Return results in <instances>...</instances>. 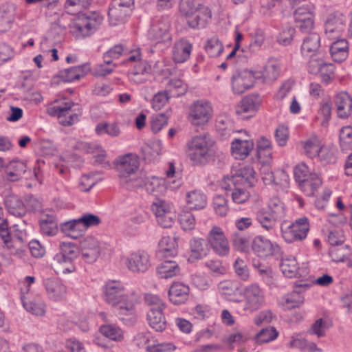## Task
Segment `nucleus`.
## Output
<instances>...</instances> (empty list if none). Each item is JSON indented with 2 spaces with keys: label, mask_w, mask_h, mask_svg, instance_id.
I'll return each mask as SVG.
<instances>
[{
  "label": "nucleus",
  "mask_w": 352,
  "mask_h": 352,
  "mask_svg": "<svg viewBox=\"0 0 352 352\" xmlns=\"http://www.w3.org/2000/svg\"><path fill=\"white\" fill-rule=\"evenodd\" d=\"M241 295L244 298L243 310L248 313L252 314L265 305V292L256 283L245 286Z\"/></svg>",
  "instance_id": "6"
},
{
  "label": "nucleus",
  "mask_w": 352,
  "mask_h": 352,
  "mask_svg": "<svg viewBox=\"0 0 352 352\" xmlns=\"http://www.w3.org/2000/svg\"><path fill=\"white\" fill-rule=\"evenodd\" d=\"M320 44V36L316 33L310 34L303 41L301 52L303 56H312L318 51Z\"/></svg>",
  "instance_id": "42"
},
{
  "label": "nucleus",
  "mask_w": 352,
  "mask_h": 352,
  "mask_svg": "<svg viewBox=\"0 0 352 352\" xmlns=\"http://www.w3.org/2000/svg\"><path fill=\"white\" fill-rule=\"evenodd\" d=\"M232 175L228 177L227 182L232 183L233 186H243V187H252L256 182V173L250 166H243L239 168L232 169Z\"/></svg>",
  "instance_id": "13"
},
{
  "label": "nucleus",
  "mask_w": 352,
  "mask_h": 352,
  "mask_svg": "<svg viewBox=\"0 0 352 352\" xmlns=\"http://www.w3.org/2000/svg\"><path fill=\"white\" fill-rule=\"evenodd\" d=\"M221 186L222 188L226 190L232 191L230 195L232 200L234 204H244L250 199V194L247 190L241 187V186H233L232 183L227 182L226 179L223 180Z\"/></svg>",
  "instance_id": "28"
},
{
  "label": "nucleus",
  "mask_w": 352,
  "mask_h": 352,
  "mask_svg": "<svg viewBox=\"0 0 352 352\" xmlns=\"http://www.w3.org/2000/svg\"><path fill=\"white\" fill-rule=\"evenodd\" d=\"M339 144L342 151L352 149V126H345L339 133Z\"/></svg>",
  "instance_id": "53"
},
{
  "label": "nucleus",
  "mask_w": 352,
  "mask_h": 352,
  "mask_svg": "<svg viewBox=\"0 0 352 352\" xmlns=\"http://www.w3.org/2000/svg\"><path fill=\"white\" fill-rule=\"evenodd\" d=\"M181 269L175 261L166 260L162 262L156 268V272L160 278H170L178 275Z\"/></svg>",
  "instance_id": "35"
},
{
  "label": "nucleus",
  "mask_w": 352,
  "mask_h": 352,
  "mask_svg": "<svg viewBox=\"0 0 352 352\" xmlns=\"http://www.w3.org/2000/svg\"><path fill=\"white\" fill-rule=\"evenodd\" d=\"M179 222L184 231L193 230L196 224L195 216L190 212H182L180 213L179 215Z\"/></svg>",
  "instance_id": "60"
},
{
  "label": "nucleus",
  "mask_w": 352,
  "mask_h": 352,
  "mask_svg": "<svg viewBox=\"0 0 352 352\" xmlns=\"http://www.w3.org/2000/svg\"><path fill=\"white\" fill-rule=\"evenodd\" d=\"M338 116L341 118H347L352 109V99L346 92L337 94L335 100Z\"/></svg>",
  "instance_id": "33"
},
{
  "label": "nucleus",
  "mask_w": 352,
  "mask_h": 352,
  "mask_svg": "<svg viewBox=\"0 0 352 352\" xmlns=\"http://www.w3.org/2000/svg\"><path fill=\"white\" fill-rule=\"evenodd\" d=\"M135 0H113L108 16L113 25L124 23L132 13Z\"/></svg>",
  "instance_id": "9"
},
{
  "label": "nucleus",
  "mask_w": 352,
  "mask_h": 352,
  "mask_svg": "<svg viewBox=\"0 0 352 352\" xmlns=\"http://www.w3.org/2000/svg\"><path fill=\"white\" fill-rule=\"evenodd\" d=\"M177 238L175 236H164L159 242V251L162 256H174L177 254Z\"/></svg>",
  "instance_id": "39"
},
{
  "label": "nucleus",
  "mask_w": 352,
  "mask_h": 352,
  "mask_svg": "<svg viewBox=\"0 0 352 352\" xmlns=\"http://www.w3.org/2000/svg\"><path fill=\"white\" fill-rule=\"evenodd\" d=\"M346 26V18L340 12H333L328 16L325 23L324 33L329 40L340 38Z\"/></svg>",
  "instance_id": "14"
},
{
  "label": "nucleus",
  "mask_w": 352,
  "mask_h": 352,
  "mask_svg": "<svg viewBox=\"0 0 352 352\" xmlns=\"http://www.w3.org/2000/svg\"><path fill=\"white\" fill-rule=\"evenodd\" d=\"M259 74L247 69L236 71L232 76V89L234 94H242L253 87Z\"/></svg>",
  "instance_id": "11"
},
{
  "label": "nucleus",
  "mask_w": 352,
  "mask_h": 352,
  "mask_svg": "<svg viewBox=\"0 0 352 352\" xmlns=\"http://www.w3.org/2000/svg\"><path fill=\"white\" fill-rule=\"evenodd\" d=\"M91 0H66L65 9L66 12L72 15L81 12L90 4Z\"/></svg>",
  "instance_id": "57"
},
{
  "label": "nucleus",
  "mask_w": 352,
  "mask_h": 352,
  "mask_svg": "<svg viewBox=\"0 0 352 352\" xmlns=\"http://www.w3.org/2000/svg\"><path fill=\"white\" fill-rule=\"evenodd\" d=\"M23 307L24 309L36 316H43L45 313V304L40 296L25 295L22 292L21 296Z\"/></svg>",
  "instance_id": "24"
},
{
  "label": "nucleus",
  "mask_w": 352,
  "mask_h": 352,
  "mask_svg": "<svg viewBox=\"0 0 352 352\" xmlns=\"http://www.w3.org/2000/svg\"><path fill=\"white\" fill-rule=\"evenodd\" d=\"M168 118L164 113L154 115L151 118V129L154 133L160 132L168 124Z\"/></svg>",
  "instance_id": "59"
},
{
  "label": "nucleus",
  "mask_w": 352,
  "mask_h": 352,
  "mask_svg": "<svg viewBox=\"0 0 352 352\" xmlns=\"http://www.w3.org/2000/svg\"><path fill=\"white\" fill-rule=\"evenodd\" d=\"M186 204L191 210H200L206 207L207 198L201 190H193L186 194Z\"/></svg>",
  "instance_id": "37"
},
{
  "label": "nucleus",
  "mask_w": 352,
  "mask_h": 352,
  "mask_svg": "<svg viewBox=\"0 0 352 352\" xmlns=\"http://www.w3.org/2000/svg\"><path fill=\"white\" fill-rule=\"evenodd\" d=\"M95 133L100 136L107 135L111 138H117L121 134V129L117 122H101L96 126Z\"/></svg>",
  "instance_id": "43"
},
{
  "label": "nucleus",
  "mask_w": 352,
  "mask_h": 352,
  "mask_svg": "<svg viewBox=\"0 0 352 352\" xmlns=\"http://www.w3.org/2000/svg\"><path fill=\"white\" fill-rule=\"evenodd\" d=\"M47 296L54 301L63 300L67 294V288L58 278H47L43 282Z\"/></svg>",
  "instance_id": "23"
},
{
  "label": "nucleus",
  "mask_w": 352,
  "mask_h": 352,
  "mask_svg": "<svg viewBox=\"0 0 352 352\" xmlns=\"http://www.w3.org/2000/svg\"><path fill=\"white\" fill-rule=\"evenodd\" d=\"M218 291L221 295L225 296L228 300L234 302H240L239 300L234 299L232 296H235L234 293L237 289L236 284L229 280L221 281L217 286Z\"/></svg>",
  "instance_id": "52"
},
{
  "label": "nucleus",
  "mask_w": 352,
  "mask_h": 352,
  "mask_svg": "<svg viewBox=\"0 0 352 352\" xmlns=\"http://www.w3.org/2000/svg\"><path fill=\"white\" fill-rule=\"evenodd\" d=\"M90 70V64L85 63L60 71L58 77L64 82H72L84 77Z\"/></svg>",
  "instance_id": "26"
},
{
  "label": "nucleus",
  "mask_w": 352,
  "mask_h": 352,
  "mask_svg": "<svg viewBox=\"0 0 352 352\" xmlns=\"http://www.w3.org/2000/svg\"><path fill=\"white\" fill-rule=\"evenodd\" d=\"M114 164L118 173L120 184L123 188L133 190L142 186V181L138 175L140 162L136 154L127 153L119 156Z\"/></svg>",
  "instance_id": "2"
},
{
  "label": "nucleus",
  "mask_w": 352,
  "mask_h": 352,
  "mask_svg": "<svg viewBox=\"0 0 352 352\" xmlns=\"http://www.w3.org/2000/svg\"><path fill=\"white\" fill-rule=\"evenodd\" d=\"M322 184V179L317 173H314L310 177L298 184V187L307 196H312Z\"/></svg>",
  "instance_id": "40"
},
{
  "label": "nucleus",
  "mask_w": 352,
  "mask_h": 352,
  "mask_svg": "<svg viewBox=\"0 0 352 352\" xmlns=\"http://www.w3.org/2000/svg\"><path fill=\"white\" fill-rule=\"evenodd\" d=\"M277 336L278 332L274 327L263 329L256 335V342L258 343L268 342L276 339Z\"/></svg>",
  "instance_id": "64"
},
{
  "label": "nucleus",
  "mask_w": 352,
  "mask_h": 352,
  "mask_svg": "<svg viewBox=\"0 0 352 352\" xmlns=\"http://www.w3.org/2000/svg\"><path fill=\"white\" fill-rule=\"evenodd\" d=\"M126 264L133 272H145L151 266L150 256L144 250L133 252L127 257Z\"/></svg>",
  "instance_id": "17"
},
{
  "label": "nucleus",
  "mask_w": 352,
  "mask_h": 352,
  "mask_svg": "<svg viewBox=\"0 0 352 352\" xmlns=\"http://www.w3.org/2000/svg\"><path fill=\"white\" fill-rule=\"evenodd\" d=\"M260 103L261 100L258 96H248L240 101L236 107V112L238 115L245 113H253L258 110Z\"/></svg>",
  "instance_id": "36"
},
{
  "label": "nucleus",
  "mask_w": 352,
  "mask_h": 352,
  "mask_svg": "<svg viewBox=\"0 0 352 352\" xmlns=\"http://www.w3.org/2000/svg\"><path fill=\"white\" fill-rule=\"evenodd\" d=\"M170 21L167 18L154 19L148 31L147 36L155 44L162 43L165 46L170 45L172 37L169 32Z\"/></svg>",
  "instance_id": "8"
},
{
  "label": "nucleus",
  "mask_w": 352,
  "mask_h": 352,
  "mask_svg": "<svg viewBox=\"0 0 352 352\" xmlns=\"http://www.w3.org/2000/svg\"><path fill=\"white\" fill-rule=\"evenodd\" d=\"M335 65L325 63L322 60L311 59L309 63V72L313 74H320L321 81L329 85L335 78Z\"/></svg>",
  "instance_id": "15"
},
{
  "label": "nucleus",
  "mask_w": 352,
  "mask_h": 352,
  "mask_svg": "<svg viewBox=\"0 0 352 352\" xmlns=\"http://www.w3.org/2000/svg\"><path fill=\"white\" fill-rule=\"evenodd\" d=\"M192 43L185 38L177 41L173 47V59L177 63H183L187 61L192 50Z\"/></svg>",
  "instance_id": "25"
},
{
  "label": "nucleus",
  "mask_w": 352,
  "mask_h": 352,
  "mask_svg": "<svg viewBox=\"0 0 352 352\" xmlns=\"http://www.w3.org/2000/svg\"><path fill=\"white\" fill-rule=\"evenodd\" d=\"M164 309L151 307L147 313V320L150 327L156 331L162 332L166 327L165 317L163 314Z\"/></svg>",
  "instance_id": "31"
},
{
  "label": "nucleus",
  "mask_w": 352,
  "mask_h": 352,
  "mask_svg": "<svg viewBox=\"0 0 352 352\" xmlns=\"http://www.w3.org/2000/svg\"><path fill=\"white\" fill-rule=\"evenodd\" d=\"M207 241L214 252L221 256L228 255L230 245L223 230L218 226H213L207 236Z\"/></svg>",
  "instance_id": "12"
},
{
  "label": "nucleus",
  "mask_w": 352,
  "mask_h": 352,
  "mask_svg": "<svg viewBox=\"0 0 352 352\" xmlns=\"http://www.w3.org/2000/svg\"><path fill=\"white\" fill-rule=\"evenodd\" d=\"M324 143L316 135H312L302 142V146L305 154L311 159H316Z\"/></svg>",
  "instance_id": "29"
},
{
  "label": "nucleus",
  "mask_w": 352,
  "mask_h": 352,
  "mask_svg": "<svg viewBox=\"0 0 352 352\" xmlns=\"http://www.w3.org/2000/svg\"><path fill=\"white\" fill-rule=\"evenodd\" d=\"M60 228L65 234L74 239L85 233L78 218L60 223Z\"/></svg>",
  "instance_id": "38"
},
{
  "label": "nucleus",
  "mask_w": 352,
  "mask_h": 352,
  "mask_svg": "<svg viewBox=\"0 0 352 352\" xmlns=\"http://www.w3.org/2000/svg\"><path fill=\"white\" fill-rule=\"evenodd\" d=\"M179 12L188 26L195 30L205 28L212 19L210 9L200 0H181Z\"/></svg>",
  "instance_id": "3"
},
{
  "label": "nucleus",
  "mask_w": 352,
  "mask_h": 352,
  "mask_svg": "<svg viewBox=\"0 0 352 352\" xmlns=\"http://www.w3.org/2000/svg\"><path fill=\"white\" fill-rule=\"evenodd\" d=\"M192 283L201 290L207 289L210 285V279L204 274L197 272L191 276Z\"/></svg>",
  "instance_id": "63"
},
{
  "label": "nucleus",
  "mask_w": 352,
  "mask_h": 352,
  "mask_svg": "<svg viewBox=\"0 0 352 352\" xmlns=\"http://www.w3.org/2000/svg\"><path fill=\"white\" fill-rule=\"evenodd\" d=\"M309 230V221L307 217L297 219L289 228L287 233V243L304 240Z\"/></svg>",
  "instance_id": "22"
},
{
  "label": "nucleus",
  "mask_w": 352,
  "mask_h": 352,
  "mask_svg": "<svg viewBox=\"0 0 352 352\" xmlns=\"http://www.w3.org/2000/svg\"><path fill=\"white\" fill-rule=\"evenodd\" d=\"M212 116L211 103L206 100H198L190 104L188 119L191 124L199 126L207 124Z\"/></svg>",
  "instance_id": "7"
},
{
  "label": "nucleus",
  "mask_w": 352,
  "mask_h": 352,
  "mask_svg": "<svg viewBox=\"0 0 352 352\" xmlns=\"http://www.w3.org/2000/svg\"><path fill=\"white\" fill-rule=\"evenodd\" d=\"M189 287L182 283L175 282L168 290L170 301L176 305L185 303L188 299Z\"/></svg>",
  "instance_id": "27"
},
{
  "label": "nucleus",
  "mask_w": 352,
  "mask_h": 352,
  "mask_svg": "<svg viewBox=\"0 0 352 352\" xmlns=\"http://www.w3.org/2000/svg\"><path fill=\"white\" fill-rule=\"evenodd\" d=\"M82 258L87 263H93L100 256L102 244L94 236H88L81 241Z\"/></svg>",
  "instance_id": "18"
},
{
  "label": "nucleus",
  "mask_w": 352,
  "mask_h": 352,
  "mask_svg": "<svg viewBox=\"0 0 352 352\" xmlns=\"http://www.w3.org/2000/svg\"><path fill=\"white\" fill-rule=\"evenodd\" d=\"M252 249L258 257L267 258L272 256L275 259L279 261V267L282 273L285 274L286 268L284 267L283 252L278 245L272 243L269 239L262 236H257L252 241Z\"/></svg>",
  "instance_id": "5"
},
{
  "label": "nucleus",
  "mask_w": 352,
  "mask_h": 352,
  "mask_svg": "<svg viewBox=\"0 0 352 352\" xmlns=\"http://www.w3.org/2000/svg\"><path fill=\"white\" fill-rule=\"evenodd\" d=\"M188 87L181 79L174 78L168 81L166 90H165L171 98H177L183 96L187 91Z\"/></svg>",
  "instance_id": "48"
},
{
  "label": "nucleus",
  "mask_w": 352,
  "mask_h": 352,
  "mask_svg": "<svg viewBox=\"0 0 352 352\" xmlns=\"http://www.w3.org/2000/svg\"><path fill=\"white\" fill-rule=\"evenodd\" d=\"M11 232L12 234L13 239V249H16V252L14 253H16L22 247L25 237L26 236V232L25 229L19 224H14L12 226V230H11Z\"/></svg>",
  "instance_id": "58"
},
{
  "label": "nucleus",
  "mask_w": 352,
  "mask_h": 352,
  "mask_svg": "<svg viewBox=\"0 0 352 352\" xmlns=\"http://www.w3.org/2000/svg\"><path fill=\"white\" fill-rule=\"evenodd\" d=\"M351 254V250L349 245H340L331 247L329 250V256L333 262H344L348 260Z\"/></svg>",
  "instance_id": "49"
},
{
  "label": "nucleus",
  "mask_w": 352,
  "mask_h": 352,
  "mask_svg": "<svg viewBox=\"0 0 352 352\" xmlns=\"http://www.w3.org/2000/svg\"><path fill=\"white\" fill-rule=\"evenodd\" d=\"M60 253L54 256V260L60 264L69 265V267L63 270V273L72 272L74 267L72 265V261L78 257V248L72 243L62 242L60 244Z\"/></svg>",
  "instance_id": "16"
},
{
  "label": "nucleus",
  "mask_w": 352,
  "mask_h": 352,
  "mask_svg": "<svg viewBox=\"0 0 352 352\" xmlns=\"http://www.w3.org/2000/svg\"><path fill=\"white\" fill-rule=\"evenodd\" d=\"M279 221L285 215V204L278 197H273L266 208Z\"/></svg>",
  "instance_id": "54"
},
{
  "label": "nucleus",
  "mask_w": 352,
  "mask_h": 352,
  "mask_svg": "<svg viewBox=\"0 0 352 352\" xmlns=\"http://www.w3.org/2000/svg\"><path fill=\"white\" fill-rule=\"evenodd\" d=\"M75 104L71 101L63 102L60 104H54L47 109L50 116H57L60 123L63 126H70L78 121L81 112L76 113L72 107Z\"/></svg>",
  "instance_id": "10"
},
{
  "label": "nucleus",
  "mask_w": 352,
  "mask_h": 352,
  "mask_svg": "<svg viewBox=\"0 0 352 352\" xmlns=\"http://www.w3.org/2000/svg\"><path fill=\"white\" fill-rule=\"evenodd\" d=\"M213 208L218 215L225 217L228 211L227 199L222 195H216L213 199Z\"/></svg>",
  "instance_id": "62"
},
{
  "label": "nucleus",
  "mask_w": 352,
  "mask_h": 352,
  "mask_svg": "<svg viewBox=\"0 0 352 352\" xmlns=\"http://www.w3.org/2000/svg\"><path fill=\"white\" fill-rule=\"evenodd\" d=\"M294 20L302 32H309L314 27V14L308 6H302L295 10Z\"/></svg>",
  "instance_id": "19"
},
{
  "label": "nucleus",
  "mask_w": 352,
  "mask_h": 352,
  "mask_svg": "<svg viewBox=\"0 0 352 352\" xmlns=\"http://www.w3.org/2000/svg\"><path fill=\"white\" fill-rule=\"evenodd\" d=\"M103 17L98 13L81 14L70 25L72 34L76 37H86L92 34L101 25Z\"/></svg>",
  "instance_id": "4"
},
{
  "label": "nucleus",
  "mask_w": 352,
  "mask_h": 352,
  "mask_svg": "<svg viewBox=\"0 0 352 352\" xmlns=\"http://www.w3.org/2000/svg\"><path fill=\"white\" fill-rule=\"evenodd\" d=\"M254 148L252 140H241L236 139L232 142L231 153L233 157L238 160L245 159Z\"/></svg>",
  "instance_id": "32"
},
{
  "label": "nucleus",
  "mask_w": 352,
  "mask_h": 352,
  "mask_svg": "<svg viewBox=\"0 0 352 352\" xmlns=\"http://www.w3.org/2000/svg\"><path fill=\"white\" fill-rule=\"evenodd\" d=\"M8 212L14 217H23L26 213V208L22 200L16 195H10L4 201Z\"/></svg>",
  "instance_id": "34"
},
{
  "label": "nucleus",
  "mask_w": 352,
  "mask_h": 352,
  "mask_svg": "<svg viewBox=\"0 0 352 352\" xmlns=\"http://www.w3.org/2000/svg\"><path fill=\"white\" fill-rule=\"evenodd\" d=\"M128 72V78L131 82L142 84L146 82L148 76L152 72L151 65L145 60H142L133 65Z\"/></svg>",
  "instance_id": "21"
},
{
  "label": "nucleus",
  "mask_w": 352,
  "mask_h": 352,
  "mask_svg": "<svg viewBox=\"0 0 352 352\" xmlns=\"http://www.w3.org/2000/svg\"><path fill=\"white\" fill-rule=\"evenodd\" d=\"M211 146V141L206 135H197L187 143L188 151H193L194 150H199L201 151V153H199L200 156H201L204 152L209 153V150Z\"/></svg>",
  "instance_id": "41"
},
{
  "label": "nucleus",
  "mask_w": 352,
  "mask_h": 352,
  "mask_svg": "<svg viewBox=\"0 0 352 352\" xmlns=\"http://www.w3.org/2000/svg\"><path fill=\"white\" fill-rule=\"evenodd\" d=\"M204 49L210 57H217L223 52V46L217 36H212L206 41Z\"/></svg>",
  "instance_id": "50"
},
{
  "label": "nucleus",
  "mask_w": 352,
  "mask_h": 352,
  "mask_svg": "<svg viewBox=\"0 0 352 352\" xmlns=\"http://www.w3.org/2000/svg\"><path fill=\"white\" fill-rule=\"evenodd\" d=\"M335 40L331 45V56L334 61L341 63L348 57V42L344 38L340 39L338 38Z\"/></svg>",
  "instance_id": "30"
},
{
  "label": "nucleus",
  "mask_w": 352,
  "mask_h": 352,
  "mask_svg": "<svg viewBox=\"0 0 352 352\" xmlns=\"http://www.w3.org/2000/svg\"><path fill=\"white\" fill-rule=\"evenodd\" d=\"M40 232L43 235L52 236L58 233V221L53 211L42 212L39 217Z\"/></svg>",
  "instance_id": "20"
},
{
  "label": "nucleus",
  "mask_w": 352,
  "mask_h": 352,
  "mask_svg": "<svg viewBox=\"0 0 352 352\" xmlns=\"http://www.w3.org/2000/svg\"><path fill=\"white\" fill-rule=\"evenodd\" d=\"M190 260H198L207 255L208 250L205 248V240L201 238H193L190 241Z\"/></svg>",
  "instance_id": "46"
},
{
  "label": "nucleus",
  "mask_w": 352,
  "mask_h": 352,
  "mask_svg": "<svg viewBox=\"0 0 352 352\" xmlns=\"http://www.w3.org/2000/svg\"><path fill=\"white\" fill-rule=\"evenodd\" d=\"M280 67L274 60H270L262 72V77L265 82L275 80L279 75Z\"/></svg>",
  "instance_id": "56"
},
{
  "label": "nucleus",
  "mask_w": 352,
  "mask_h": 352,
  "mask_svg": "<svg viewBox=\"0 0 352 352\" xmlns=\"http://www.w3.org/2000/svg\"><path fill=\"white\" fill-rule=\"evenodd\" d=\"M26 172V165L22 161H12L6 168L8 179L10 181L19 180Z\"/></svg>",
  "instance_id": "47"
},
{
  "label": "nucleus",
  "mask_w": 352,
  "mask_h": 352,
  "mask_svg": "<svg viewBox=\"0 0 352 352\" xmlns=\"http://www.w3.org/2000/svg\"><path fill=\"white\" fill-rule=\"evenodd\" d=\"M215 127L222 140H226L234 132L233 122L225 116H219L216 120Z\"/></svg>",
  "instance_id": "45"
},
{
  "label": "nucleus",
  "mask_w": 352,
  "mask_h": 352,
  "mask_svg": "<svg viewBox=\"0 0 352 352\" xmlns=\"http://www.w3.org/2000/svg\"><path fill=\"white\" fill-rule=\"evenodd\" d=\"M100 331L104 336L113 341H121L124 338L122 329L113 324L101 326Z\"/></svg>",
  "instance_id": "55"
},
{
  "label": "nucleus",
  "mask_w": 352,
  "mask_h": 352,
  "mask_svg": "<svg viewBox=\"0 0 352 352\" xmlns=\"http://www.w3.org/2000/svg\"><path fill=\"white\" fill-rule=\"evenodd\" d=\"M104 300L114 307L117 316L124 320V316H133L135 313L134 294H126L123 285L116 280H109L103 286Z\"/></svg>",
  "instance_id": "1"
},
{
  "label": "nucleus",
  "mask_w": 352,
  "mask_h": 352,
  "mask_svg": "<svg viewBox=\"0 0 352 352\" xmlns=\"http://www.w3.org/2000/svg\"><path fill=\"white\" fill-rule=\"evenodd\" d=\"M316 159L324 165L336 162L337 159L336 146L331 144H324Z\"/></svg>",
  "instance_id": "44"
},
{
  "label": "nucleus",
  "mask_w": 352,
  "mask_h": 352,
  "mask_svg": "<svg viewBox=\"0 0 352 352\" xmlns=\"http://www.w3.org/2000/svg\"><path fill=\"white\" fill-rule=\"evenodd\" d=\"M314 173L310 171L308 166L305 163L296 165L294 170V178L298 184L310 177Z\"/></svg>",
  "instance_id": "61"
},
{
  "label": "nucleus",
  "mask_w": 352,
  "mask_h": 352,
  "mask_svg": "<svg viewBox=\"0 0 352 352\" xmlns=\"http://www.w3.org/2000/svg\"><path fill=\"white\" fill-rule=\"evenodd\" d=\"M233 269L236 276L241 280H249L250 274L247 261L237 258L233 263Z\"/></svg>",
  "instance_id": "51"
}]
</instances>
